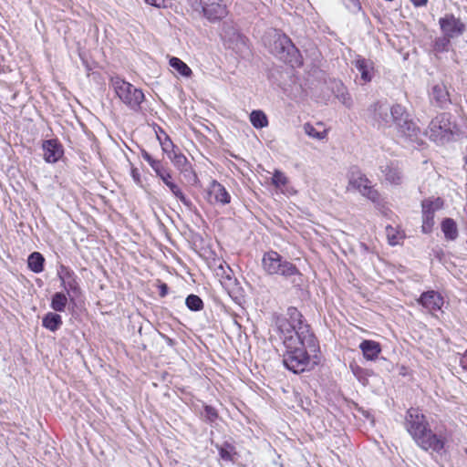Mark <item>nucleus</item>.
Returning a JSON list of instances; mask_svg holds the SVG:
<instances>
[{
	"label": "nucleus",
	"mask_w": 467,
	"mask_h": 467,
	"mask_svg": "<svg viewBox=\"0 0 467 467\" xmlns=\"http://www.w3.org/2000/svg\"><path fill=\"white\" fill-rule=\"evenodd\" d=\"M170 160L171 161L175 168H177V170L180 171V172L182 173L184 176L192 174L194 177H196L195 173L192 171L191 163L189 162L187 158L179 150V149L173 150L172 154H170Z\"/></svg>",
	"instance_id": "19"
},
{
	"label": "nucleus",
	"mask_w": 467,
	"mask_h": 467,
	"mask_svg": "<svg viewBox=\"0 0 467 467\" xmlns=\"http://www.w3.org/2000/svg\"><path fill=\"white\" fill-rule=\"evenodd\" d=\"M202 15L210 22H217L227 16L228 9L223 0H204Z\"/></svg>",
	"instance_id": "11"
},
{
	"label": "nucleus",
	"mask_w": 467,
	"mask_h": 467,
	"mask_svg": "<svg viewBox=\"0 0 467 467\" xmlns=\"http://www.w3.org/2000/svg\"><path fill=\"white\" fill-rule=\"evenodd\" d=\"M116 96L130 109L138 110L144 100V94L141 89L137 88L130 82L116 76L110 78Z\"/></svg>",
	"instance_id": "4"
},
{
	"label": "nucleus",
	"mask_w": 467,
	"mask_h": 467,
	"mask_svg": "<svg viewBox=\"0 0 467 467\" xmlns=\"http://www.w3.org/2000/svg\"><path fill=\"white\" fill-rule=\"evenodd\" d=\"M225 278H226V281H222V284H223L225 285H230L232 284H234V282H235V279L232 278L229 275H226Z\"/></svg>",
	"instance_id": "47"
},
{
	"label": "nucleus",
	"mask_w": 467,
	"mask_h": 467,
	"mask_svg": "<svg viewBox=\"0 0 467 467\" xmlns=\"http://www.w3.org/2000/svg\"><path fill=\"white\" fill-rule=\"evenodd\" d=\"M62 323L60 315L54 312H48L42 319V326L52 332L57 331Z\"/></svg>",
	"instance_id": "23"
},
{
	"label": "nucleus",
	"mask_w": 467,
	"mask_h": 467,
	"mask_svg": "<svg viewBox=\"0 0 467 467\" xmlns=\"http://www.w3.org/2000/svg\"><path fill=\"white\" fill-rule=\"evenodd\" d=\"M411 2L415 6H424L428 0H411Z\"/></svg>",
	"instance_id": "46"
},
{
	"label": "nucleus",
	"mask_w": 467,
	"mask_h": 467,
	"mask_svg": "<svg viewBox=\"0 0 467 467\" xmlns=\"http://www.w3.org/2000/svg\"><path fill=\"white\" fill-rule=\"evenodd\" d=\"M220 457L224 461H232L231 451L227 448L220 447L219 449Z\"/></svg>",
	"instance_id": "41"
},
{
	"label": "nucleus",
	"mask_w": 467,
	"mask_h": 467,
	"mask_svg": "<svg viewBox=\"0 0 467 467\" xmlns=\"http://www.w3.org/2000/svg\"><path fill=\"white\" fill-rule=\"evenodd\" d=\"M405 427L415 442L424 451L440 452L443 449L444 440L431 431L424 415L418 409L408 410Z\"/></svg>",
	"instance_id": "2"
},
{
	"label": "nucleus",
	"mask_w": 467,
	"mask_h": 467,
	"mask_svg": "<svg viewBox=\"0 0 467 467\" xmlns=\"http://www.w3.org/2000/svg\"><path fill=\"white\" fill-rule=\"evenodd\" d=\"M364 358L367 360H376L381 352V346L374 340L365 339L359 344Z\"/></svg>",
	"instance_id": "20"
},
{
	"label": "nucleus",
	"mask_w": 467,
	"mask_h": 467,
	"mask_svg": "<svg viewBox=\"0 0 467 467\" xmlns=\"http://www.w3.org/2000/svg\"><path fill=\"white\" fill-rule=\"evenodd\" d=\"M430 99L432 104L440 108H445L450 104V94L443 83H437L432 86L430 92Z\"/></svg>",
	"instance_id": "16"
},
{
	"label": "nucleus",
	"mask_w": 467,
	"mask_h": 467,
	"mask_svg": "<svg viewBox=\"0 0 467 467\" xmlns=\"http://www.w3.org/2000/svg\"><path fill=\"white\" fill-rule=\"evenodd\" d=\"M168 293V286L166 284H162L160 286V295L161 296H165Z\"/></svg>",
	"instance_id": "45"
},
{
	"label": "nucleus",
	"mask_w": 467,
	"mask_h": 467,
	"mask_svg": "<svg viewBox=\"0 0 467 467\" xmlns=\"http://www.w3.org/2000/svg\"><path fill=\"white\" fill-rule=\"evenodd\" d=\"M208 202L214 204H228L231 202V196L226 189L217 181L213 180L210 183L208 190Z\"/></svg>",
	"instance_id": "12"
},
{
	"label": "nucleus",
	"mask_w": 467,
	"mask_h": 467,
	"mask_svg": "<svg viewBox=\"0 0 467 467\" xmlns=\"http://www.w3.org/2000/svg\"><path fill=\"white\" fill-rule=\"evenodd\" d=\"M304 131L308 137L317 140H324L327 136V130H317V128L310 123L304 124Z\"/></svg>",
	"instance_id": "30"
},
{
	"label": "nucleus",
	"mask_w": 467,
	"mask_h": 467,
	"mask_svg": "<svg viewBox=\"0 0 467 467\" xmlns=\"http://www.w3.org/2000/svg\"><path fill=\"white\" fill-rule=\"evenodd\" d=\"M434 225V215H422V232L430 233Z\"/></svg>",
	"instance_id": "36"
},
{
	"label": "nucleus",
	"mask_w": 467,
	"mask_h": 467,
	"mask_svg": "<svg viewBox=\"0 0 467 467\" xmlns=\"http://www.w3.org/2000/svg\"><path fill=\"white\" fill-rule=\"evenodd\" d=\"M233 36H228V33L223 30L222 33V37L223 40L228 43L229 47L233 49H237V52L240 50V47H238V45L241 44L242 46H245L244 38L237 32H235L233 29Z\"/></svg>",
	"instance_id": "27"
},
{
	"label": "nucleus",
	"mask_w": 467,
	"mask_h": 467,
	"mask_svg": "<svg viewBox=\"0 0 467 467\" xmlns=\"http://www.w3.org/2000/svg\"><path fill=\"white\" fill-rule=\"evenodd\" d=\"M43 157L48 163L57 162L63 155V149L57 140H47L43 142Z\"/></svg>",
	"instance_id": "14"
},
{
	"label": "nucleus",
	"mask_w": 467,
	"mask_h": 467,
	"mask_svg": "<svg viewBox=\"0 0 467 467\" xmlns=\"http://www.w3.org/2000/svg\"><path fill=\"white\" fill-rule=\"evenodd\" d=\"M153 171L156 172L157 176L160 177L161 180L165 178L166 175L171 174V172L165 167H163V165L161 162L158 164L157 167H154Z\"/></svg>",
	"instance_id": "40"
},
{
	"label": "nucleus",
	"mask_w": 467,
	"mask_h": 467,
	"mask_svg": "<svg viewBox=\"0 0 467 467\" xmlns=\"http://www.w3.org/2000/svg\"><path fill=\"white\" fill-rule=\"evenodd\" d=\"M349 4L353 5L354 8H359V4L358 0H348Z\"/></svg>",
	"instance_id": "48"
},
{
	"label": "nucleus",
	"mask_w": 467,
	"mask_h": 467,
	"mask_svg": "<svg viewBox=\"0 0 467 467\" xmlns=\"http://www.w3.org/2000/svg\"><path fill=\"white\" fill-rule=\"evenodd\" d=\"M144 1L147 4H149L150 5H153V6H156V7H161L164 4V0H144Z\"/></svg>",
	"instance_id": "43"
},
{
	"label": "nucleus",
	"mask_w": 467,
	"mask_h": 467,
	"mask_svg": "<svg viewBox=\"0 0 467 467\" xmlns=\"http://www.w3.org/2000/svg\"><path fill=\"white\" fill-rule=\"evenodd\" d=\"M337 98L347 108H350L353 104L352 99L348 92L347 88L340 83L337 85Z\"/></svg>",
	"instance_id": "31"
},
{
	"label": "nucleus",
	"mask_w": 467,
	"mask_h": 467,
	"mask_svg": "<svg viewBox=\"0 0 467 467\" xmlns=\"http://www.w3.org/2000/svg\"><path fill=\"white\" fill-rule=\"evenodd\" d=\"M405 108L400 104L389 105L386 102H377L374 105L373 119L379 129L397 127L405 116Z\"/></svg>",
	"instance_id": "5"
},
{
	"label": "nucleus",
	"mask_w": 467,
	"mask_h": 467,
	"mask_svg": "<svg viewBox=\"0 0 467 467\" xmlns=\"http://www.w3.org/2000/svg\"><path fill=\"white\" fill-rule=\"evenodd\" d=\"M264 271L271 275H281L285 278H291L300 275V271L291 262L284 259L277 252L268 251L262 258Z\"/></svg>",
	"instance_id": "3"
},
{
	"label": "nucleus",
	"mask_w": 467,
	"mask_h": 467,
	"mask_svg": "<svg viewBox=\"0 0 467 467\" xmlns=\"http://www.w3.org/2000/svg\"><path fill=\"white\" fill-rule=\"evenodd\" d=\"M163 183L170 189L171 193L179 199L185 206L190 207L192 205L191 201L185 196L181 188L172 181L171 174L166 175L161 180Z\"/></svg>",
	"instance_id": "21"
},
{
	"label": "nucleus",
	"mask_w": 467,
	"mask_h": 467,
	"mask_svg": "<svg viewBox=\"0 0 467 467\" xmlns=\"http://www.w3.org/2000/svg\"><path fill=\"white\" fill-rule=\"evenodd\" d=\"M398 131L404 137L410 139L411 141H418L420 130L411 119H409V115L405 110L404 119L400 124L397 125Z\"/></svg>",
	"instance_id": "17"
},
{
	"label": "nucleus",
	"mask_w": 467,
	"mask_h": 467,
	"mask_svg": "<svg viewBox=\"0 0 467 467\" xmlns=\"http://www.w3.org/2000/svg\"><path fill=\"white\" fill-rule=\"evenodd\" d=\"M272 184L276 189L281 191L284 187H285L288 184V178L283 171L275 170L273 173Z\"/></svg>",
	"instance_id": "33"
},
{
	"label": "nucleus",
	"mask_w": 467,
	"mask_h": 467,
	"mask_svg": "<svg viewBox=\"0 0 467 467\" xmlns=\"http://www.w3.org/2000/svg\"><path fill=\"white\" fill-rule=\"evenodd\" d=\"M275 325L285 348L283 363L287 369L297 374L317 364L318 341L296 307H288L285 316L276 318Z\"/></svg>",
	"instance_id": "1"
},
{
	"label": "nucleus",
	"mask_w": 467,
	"mask_h": 467,
	"mask_svg": "<svg viewBox=\"0 0 467 467\" xmlns=\"http://www.w3.org/2000/svg\"><path fill=\"white\" fill-rule=\"evenodd\" d=\"M68 303L70 300L66 292H56L51 297L50 307L56 312H64Z\"/></svg>",
	"instance_id": "22"
},
{
	"label": "nucleus",
	"mask_w": 467,
	"mask_h": 467,
	"mask_svg": "<svg viewBox=\"0 0 467 467\" xmlns=\"http://www.w3.org/2000/svg\"><path fill=\"white\" fill-rule=\"evenodd\" d=\"M44 263L45 258L38 252L32 253L27 259L28 268L36 274L41 273L44 270Z\"/></svg>",
	"instance_id": "25"
},
{
	"label": "nucleus",
	"mask_w": 467,
	"mask_h": 467,
	"mask_svg": "<svg viewBox=\"0 0 467 467\" xmlns=\"http://www.w3.org/2000/svg\"><path fill=\"white\" fill-rule=\"evenodd\" d=\"M418 302L430 312L441 310L444 303L442 296L432 290L423 293Z\"/></svg>",
	"instance_id": "15"
},
{
	"label": "nucleus",
	"mask_w": 467,
	"mask_h": 467,
	"mask_svg": "<svg viewBox=\"0 0 467 467\" xmlns=\"http://www.w3.org/2000/svg\"><path fill=\"white\" fill-rule=\"evenodd\" d=\"M451 42V37L443 35L441 37H438L434 42V49L438 52L447 51Z\"/></svg>",
	"instance_id": "35"
},
{
	"label": "nucleus",
	"mask_w": 467,
	"mask_h": 467,
	"mask_svg": "<svg viewBox=\"0 0 467 467\" xmlns=\"http://www.w3.org/2000/svg\"><path fill=\"white\" fill-rule=\"evenodd\" d=\"M439 25L443 35L454 38L462 36L465 31V25L460 18L447 14L439 19Z\"/></svg>",
	"instance_id": "10"
},
{
	"label": "nucleus",
	"mask_w": 467,
	"mask_h": 467,
	"mask_svg": "<svg viewBox=\"0 0 467 467\" xmlns=\"http://www.w3.org/2000/svg\"><path fill=\"white\" fill-rule=\"evenodd\" d=\"M281 192L284 194L294 195L296 193V191L293 187L286 185L281 190Z\"/></svg>",
	"instance_id": "44"
},
{
	"label": "nucleus",
	"mask_w": 467,
	"mask_h": 467,
	"mask_svg": "<svg viewBox=\"0 0 467 467\" xmlns=\"http://www.w3.org/2000/svg\"><path fill=\"white\" fill-rule=\"evenodd\" d=\"M441 230L448 240H455L458 236L456 223L451 218H446L442 221Z\"/></svg>",
	"instance_id": "26"
},
{
	"label": "nucleus",
	"mask_w": 467,
	"mask_h": 467,
	"mask_svg": "<svg viewBox=\"0 0 467 467\" xmlns=\"http://www.w3.org/2000/svg\"><path fill=\"white\" fill-rule=\"evenodd\" d=\"M204 416L210 422L214 421L217 419V412L214 408L211 406L204 407Z\"/></svg>",
	"instance_id": "38"
},
{
	"label": "nucleus",
	"mask_w": 467,
	"mask_h": 467,
	"mask_svg": "<svg viewBox=\"0 0 467 467\" xmlns=\"http://www.w3.org/2000/svg\"><path fill=\"white\" fill-rule=\"evenodd\" d=\"M457 130L456 124L451 120V115L448 113L436 116L429 125L430 136L434 140L449 138Z\"/></svg>",
	"instance_id": "9"
},
{
	"label": "nucleus",
	"mask_w": 467,
	"mask_h": 467,
	"mask_svg": "<svg viewBox=\"0 0 467 467\" xmlns=\"http://www.w3.org/2000/svg\"><path fill=\"white\" fill-rule=\"evenodd\" d=\"M272 37L273 43L269 47L272 54L292 67L301 65L298 50L287 36L275 32Z\"/></svg>",
	"instance_id": "6"
},
{
	"label": "nucleus",
	"mask_w": 467,
	"mask_h": 467,
	"mask_svg": "<svg viewBox=\"0 0 467 467\" xmlns=\"http://www.w3.org/2000/svg\"><path fill=\"white\" fill-rule=\"evenodd\" d=\"M185 305L191 311H200L203 308V302L201 297L193 294L186 297Z\"/></svg>",
	"instance_id": "34"
},
{
	"label": "nucleus",
	"mask_w": 467,
	"mask_h": 467,
	"mask_svg": "<svg viewBox=\"0 0 467 467\" xmlns=\"http://www.w3.org/2000/svg\"><path fill=\"white\" fill-rule=\"evenodd\" d=\"M204 0H186L188 5H190L193 11L202 12L203 8Z\"/></svg>",
	"instance_id": "39"
},
{
	"label": "nucleus",
	"mask_w": 467,
	"mask_h": 467,
	"mask_svg": "<svg viewBox=\"0 0 467 467\" xmlns=\"http://www.w3.org/2000/svg\"><path fill=\"white\" fill-rule=\"evenodd\" d=\"M443 205V202L441 198H429L425 199L421 202L422 215H434Z\"/></svg>",
	"instance_id": "24"
},
{
	"label": "nucleus",
	"mask_w": 467,
	"mask_h": 467,
	"mask_svg": "<svg viewBox=\"0 0 467 467\" xmlns=\"http://www.w3.org/2000/svg\"><path fill=\"white\" fill-rule=\"evenodd\" d=\"M169 65L183 77L190 78L192 75V71L189 66L178 57H171Z\"/></svg>",
	"instance_id": "28"
},
{
	"label": "nucleus",
	"mask_w": 467,
	"mask_h": 467,
	"mask_svg": "<svg viewBox=\"0 0 467 467\" xmlns=\"http://www.w3.org/2000/svg\"><path fill=\"white\" fill-rule=\"evenodd\" d=\"M355 67L360 75L362 84H367L374 78V63L370 59H367L358 56L354 61Z\"/></svg>",
	"instance_id": "13"
},
{
	"label": "nucleus",
	"mask_w": 467,
	"mask_h": 467,
	"mask_svg": "<svg viewBox=\"0 0 467 467\" xmlns=\"http://www.w3.org/2000/svg\"><path fill=\"white\" fill-rule=\"evenodd\" d=\"M348 186L358 190L363 196L373 202H378L379 201V192L358 167L353 166L349 169L348 172Z\"/></svg>",
	"instance_id": "7"
},
{
	"label": "nucleus",
	"mask_w": 467,
	"mask_h": 467,
	"mask_svg": "<svg viewBox=\"0 0 467 467\" xmlns=\"http://www.w3.org/2000/svg\"><path fill=\"white\" fill-rule=\"evenodd\" d=\"M381 172L385 181L391 185H400L403 182L402 171L397 162H389L386 166H382Z\"/></svg>",
	"instance_id": "18"
},
{
	"label": "nucleus",
	"mask_w": 467,
	"mask_h": 467,
	"mask_svg": "<svg viewBox=\"0 0 467 467\" xmlns=\"http://www.w3.org/2000/svg\"><path fill=\"white\" fill-rule=\"evenodd\" d=\"M387 238L390 245L399 244L400 242L404 238V234L396 228L388 226L386 228Z\"/></svg>",
	"instance_id": "32"
},
{
	"label": "nucleus",
	"mask_w": 467,
	"mask_h": 467,
	"mask_svg": "<svg viewBox=\"0 0 467 467\" xmlns=\"http://www.w3.org/2000/svg\"><path fill=\"white\" fill-rule=\"evenodd\" d=\"M161 147L163 151L170 158V154L173 153V150H176L178 148L172 143V141L167 137L164 141L161 142Z\"/></svg>",
	"instance_id": "37"
},
{
	"label": "nucleus",
	"mask_w": 467,
	"mask_h": 467,
	"mask_svg": "<svg viewBox=\"0 0 467 467\" xmlns=\"http://www.w3.org/2000/svg\"><path fill=\"white\" fill-rule=\"evenodd\" d=\"M249 119L255 129H263L268 126V119L262 110H253Z\"/></svg>",
	"instance_id": "29"
},
{
	"label": "nucleus",
	"mask_w": 467,
	"mask_h": 467,
	"mask_svg": "<svg viewBox=\"0 0 467 467\" xmlns=\"http://www.w3.org/2000/svg\"><path fill=\"white\" fill-rule=\"evenodd\" d=\"M57 276L60 280V286L69 297L70 304L75 305L77 298L82 294L77 275L69 267L60 265L57 268Z\"/></svg>",
	"instance_id": "8"
},
{
	"label": "nucleus",
	"mask_w": 467,
	"mask_h": 467,
	"mask_svg": "<svg viewBox=\"0 0 467 467\" xmlns=\"http://www.w3.org/2000/svg\"><path fill=\"white\" fill-rule=\"evenodd\" d=\"M143 158L153 170L160 163V161L154 160L149 153L143 154Z\"/></svg>",
	"instance_id": "42"
}]
</instances>
